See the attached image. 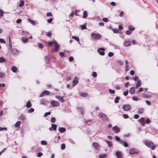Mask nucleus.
I'll list each match as a JSON object with an SVG mask.
<instances>
[{
  "label": "nucleus",
  "mask_w": 158,
  "mask_h": 158,
  "mask_svg": "<svg viewBox=\"0 0 158 158\" xmlns=\"http://www.w3.org/2000/svg\"><path fill=\"white\" fill-rule=\"evenodd\" d=\"M93 146H94V148L97 150H98L99 149L100 146L96 142H93Z\"/></svg>",
  "instance_id": "14"
},
{
  "label": "nucleus",
  "mask_w": 158,
  "mask_h": 158,
  "mask_svg": "<svg viewBox=\"0 0 158 158\" xmlns=\"http://www.w3.org/2000/svg\"><path fill=\"white\" fill-rule=\"evenodd\" d=\"M102 20L104 22H107L108 21V18H103L102 19Z\"/></svg>",
  "instance_id": "61"
},
{
  "label": "nucleus",
  "mask_w": 158,
  "mask_h": 158,
  "mask_svg": "<svg viewBox=\"0 0 158 158\" xmlns=\"http://www.w3.org/2000/svg\"><path fill=\"white\" fill-rule=\"evenodd\" d=\"M123 109L125 111H129L131 110V108L130 105L126 104L123 105Z\"/></svg>",
  "instance_id": "7"
},
{
  "label": "nucleus",
  "mask_w": 158,
  "mask_h": 158,
  "mask_svg": "<svg viewBox=\"0 0 158 158\" xmlns=\"http://www.w3.org/2000/svg\"><path fill=\"white\" fill-rule=\"evenodd\" d=\"M21 122L20 121L17 122L14 125L15 127H19L20 126Z\"/></svg>",
  "instance_id": "30"
},
{
  "label": "nucleus",
  "mask_w": 158,
  "mask_h": 158,
  "mask_svg": "<svg viewBox=\"0 0 158 158\" xmlns=\"http://www.w3.org/2000/svg\"><path fill=\"white\" fill-rule=\"evenodd\" d=\"M38 45L39 47L40 48H43L44 47V46L43 44L41 43H38Z\"/></svg>",
  "instance_id": "47"
},
{
  "label": "nucleus",
  "mask_w": 158,
  "mask_h": 158,
  "mask_svg": "<svg viewBox=\"0 0 158 158\" xmlns=\"http://www.w3.org/2000/svg\"><path fill=\"white\" fill-rule=\"evenodd\" d=\"M56 118L55 117H52L51 119V121L52 123H54L55 122Z\"/></svg>",
  "instance_id": "46"
},
{
  "label": "nucleus",
  "mask_w": 158,
  "mask_h": 158,
  "mask_svg": "<svg viewBox=\"0 0 158 158\" xmlns=\"http://www.w3.org/2000/svg\"><path fill=\"white\" fill-rule=\"evenodd\" d=\"M57 42L54 40L52 41H49L48 42V44L49 46H51L52 44L55 45L56 44Z\"/></svg>",
  "instance_id": "25"
},
{
  "label": "nucleus",
  "mask_w": 158,
  "mask_h": 158,
  "mask_svg": "<svg viewBox=\"0 0 158 158\" xmlns=\"http://www.w3.org/2000/svg\"><path fill=\"white\" fill-rule=\"evenodd\" d=\"M135 91V87H132L130 88L129 90V92L131 94H134Z\"/></svg>",
  "instance_id": "20"
},
{
  "label": "nucleus",
  "mask_w": 158,
  "mask_h": 158,
  "mask_svg": "<svg viewBox=\"0 0 158 158\" xmlns=\"http://www.w3.org/2000/svg\"><path fill=\"white\" fill-rule=\"evenodd\" d=\"M120 99V97L119 96H117L115 98L114 100V102L115 103H118L119 102V100Z\"/></svg>",
  "instance_id": "31"
},
{
  "label": "nucleus",
  "mask_w": 158,
  "mask_h": 158,
  "mask_svg": "<svg viewBox=\"0 0 158 158\" xmlns=\"http://www.w3.org/2000/svg\"><path fill=\"white\" fill-rule=\"evenodd\" d=\"M26 117L24 115L22 114L21 115L19 118V120L22 121H24Z\"/></svg>",
  "instance_id": "23"
},
{
  "label": "nucleus",
  "mask_w": 158,
  "mask_h": 158,
  "mask_svg": "<svg viewBox=\"0 0 158 158\" xmlns=\"http://www.w3.org/2000/svg\"><path fill=\"white\" fill-rule=\"evenodd\" d=\"M138 98L135 96H133L132 98V99L135 101H137L138 100Z\"/></svg>",
  "instance_id": "52"
},
{
  "label": "nucleus",
  "mask_w": 158,
  "mask_h": 158,
  "mask_svg": "<svg viewBox=\"0 0 158 158\" xmlns=\"http://www.w3.org/2000/svg\"><path fill=\"white\" fill-rule=\"evenodd\" d=\"M40 103L43 105L47 106L49 103L48 101L44 98H42L40 101Z\"/></svg>",
  "instance_id": "9"
},
{
  "label": "nucleus",
  "mask_w": 158,
  "mask_h": 158,
  "mask_svg": "<svg viewBox=\"0 0 158 158\" xmlns=\"http://www.w3.org/2000/svg\"><path fill=\"white\" fill-rule=\"evenodd\" d=\"M131 31L128 30L126 31V34L127 35H129L131 34Z\"/></svg>",
  "instance_id": "55"
},
{
  "label": "nucleus",
  "mask_w": 158,
  "mask_h": 158,
  "mask_svg": "<svg viewBox=\"0 0 158 158\" xmlns=\"http://www.w3.org/2000/svg\"><path fill=\"white\" fill-rule=\"evenodd\" d=\"M3 16V11L2 10H0V17H2Z\"/></svg>",
  "instance_id": "59"
},
{
  "label": "nucleus",
  "mask_w": 158,
  "mask_h": 158,
  "mask_svg": "<svg viewBox=\"0 0 158 158\" xmlns=\"http://www.w3.org/2000/svg\"><path fill=\"white\" fill-rule=\"evenodd\" d=\"M22 42L24 43L28 41V38H26L25 37H22Z\"/></svg>",
  "instance_id": "27"
},
{
  "label": "nucleus",
  "mask_w": 158,
  "mask_h": 158,
  "mask_svg": "<svg viewBox=\"0 0 158 158\" xmlns=\"http://www.w3.org/2000/svg\"><path fill=\"white\" fill-rule=\"evenodd\" d=\"M58 130L61 133H63L66 130V128L64 127H60L58 128Z\"/></svg>",
  "instance_id": "24"
},
{
  "label": "nucleus",
  "mask_w": 158,
  "mask_h": 158,
  "mask_svg": "<svg viewBox=\"0 0 158 158\" xmlns=\"http://www.w3.org/2000/svg\"><path fill=\"white\" fill-rule=\"evenodd\" d=\"M34 111V109L33 108H31L27 111V112L29 113L33 112Z\"/></svg>",
  "instance_id": "39"
},
{
  "label": "nucleus",
  "mask_w": 158,
  "mask_h": 158,
  "mask_svg": "<svg viewBox=\"0 0 158 158\" xmlns=\"http://www.w3.org/2000/svg\"><path fill=\"white\" fill-rule=\"evenodd\" d=\"M50 94V92L49 91L47 90H44L40 94V97H44L45 94L46 95H49Z\"/></svg>",
  "instance_id": "8"
},
{
  "label": "nucleus",
  "mask_w": 158,
  "mask_h": 158,
  "mask_svg": "<svg viewBox=\"0 0 158 158\" xmlns=\"http://www.w3.org/2000/svg\"><path fill=\"white\" fill-rule=\"evenodd\" d=\"M51 114V113L50 112H46L44 114V116L46 117L48 115H50Z\"/></svg>",
  "instance_id": "53"
},
{
  "label": "nucleus",
  "mask_w": 158,
  "mask_h": 158,
  "mask_svg": "<svg viewBox=\"0 0 158 158\" xmlns=\"http://www.w3.org/2000/svg\"><path fill=\"white\" fill-rule=\"evenodd\" d=\"M27 20L32 25H35V23L34 21L31 20L30 18H28Z\"/></svg>",
  "instance_id": "28"
},
{
  "label": "nucleus",
  "mask_w": 158,
  "mask_h": 158,
  "mask_svg": "<svg viewBox=\"0 0 158 158\" xmlns=\"http://www.w3.org/2000/svg\"><path fill=\"white\" fill-rule=\"evenodd\" d=\"M51 106L50 107H55L59 106L60 105V103L58 101L55 100H52L50 102Z\"/></svg>",
  "instance_id": "5"
},
{
  "label": "nucleus",
  "mask_w": 158,
  "mask_h": 158,
  "mask_svg": "<svg viewBox=\"0 0 158 158\" xmlns=\"http://www.w3.org/2000/svg\"><path fill=\"white\" fill-rule=\"evenodd\" d=\"M141 85V81L139 80H138L137 82V83L135 87V88L136 89H138L139 87Z\"/></svg>",
  "instance_id": "22"
},
{
  "label": "nucleus",
  "mask_w": 158,
  "mask_h": 158,
  "mask_svg": "<svg viewBox=\"0 0 158 158\" xmlns=\"http://www.w3.org/2000/svg\"><path fill=\"white\" fill-rule=\"evenodd\" d=\"M24 4V1L23 0H21L20 1V3L19 5V7H21L23 6Z\"/></svg>",
  "instance_id": "38"
},
{
  "label": "nucleus",
  "mask_w": 158,
  "mask_h": 158,
  "mask_svg": "<svg viewBox=\"0 0 158 158\" xmlns=\"http://www.w3.org/2000/svg\"><path fill=\"white\" fill-rule=\"evenodd\" d=\"M81 28L82 29H86V23L85 24H84L81 25Z\"/></svg>",
  "instance_id": "44"
},
{
  "label": "nucleus",
  "mask_w": 158,
  "mask_h": 158,
  "mask_svg": "<svg viewBox=\"0 0 158 158\" xmlns=\"http://www.w3.org/2000/svg\"><path fill=\"white\" fill-rule=\"evenodd\" d=\"M151 96V95L149 94H145L143 95V97L145 98H147L150 97Z\"/></svg>",
  "instance_id": "42"
},
{
  "label": "nucleus",
  "mask_w": 158,
  "mask_h": 158,
  "mask_svg": "<svg viewBox=\"0 0 158 158\" xmlns=\"http://www.w3.org/2000/svg\"><path fill=\"white\" fill-rule=\"evenodd\" d=\"M59 55H60V56L61 57H63V56H64V52H60L59 53Z\"/></svg>",
  "instance_id": "62"
},
{
  "label": "nucleus",
  "mask_w": 158,
  "mask_h": 158,
  "mask_svg": "<svg viewBox=\"0 0 158 158\" xmlns=\"http://www.w3.org/2000/svg\"><path fill=\"white\" fill-rule=\"evenodd\" d=\"M116 155L118 158H122V154L120 152L117 151Z\"/></svg>",
  "instance_id": "19"
},
{
  "label": "nucleus",
  "mask_w": 158,
  "mask_h": 158,
  "mask_svg": "<svg viewBox=\"0 0 158 158\" xmlns=\"http://www.w3.org/2000/svg\"><path fill=\"white\" fill-rule=\"evenodd\" d=\"M105 142L106 143H107L109 146L111 147L112 146V143L111 142L107 140Z\"/></svg>",
  "instance_id": "41"
},
{
  "label": "nucleus",
  "mask_w": 158,
  "mask_h": 158,
  "mask_svg": "<svg viewBox=\"0 0 158 158\" xmlns=\"http://www.w3.org/2000/svg\"><path fill=\"white\" fill-rule=\"evenodd\" d=\"M87 11L85 10L83 12V17L84 18H85L87 17Z\"/></svg>",
  "instance_id": "33"
},
{
  "label": "nucleus",
  "mask_w": 158,
  "mask_h": 158,
  "mask_svg": "<svg viewBox=\"0 0 158 158\" xmlns=\"http://www.w3.org/2000/svg\"><path fill=\"white\" fill-rule=\"evenodd\" d=\"M98 116L103 121H106L107 120L108 118L107 116L103 113H100L99 114Z\"/></svg>",
  "instance_id": "6"
},
{
  "label": "nucleus",
  "mask_w": 158,
  "mask_h": 158,
  "mask_svg": "<svg viewBox=\"0 0 158 158\" xmlns=\"http://www.w3.org/2000/svg\"><path fill=\"white\" fill-rule=\"evenodd\" d=\"M112 30L114 33H117L119 31V30L117 29H113Z\"/></svg>",
  "instance_id": "45"
},
{
  "label": "nucleus",
  "mask_w": 158,
  "mask_h": 158,
  "mask_svg": "<svg viewBox=\"0 0 158 158\" xmlns=\"http://www.w3.org/2000/svg\"><path fill=\"white\" fill-rule=\"evenodd\" d=\"M91 37L94 40H99L101 37V34L92 33L91 34Z\"/></svg>",
  "instance_id": "4"
},
{
  "label": "nucleus",
  "mask_w": 158,
  "mask_h": 158,
  "mask_svg": "<svg viewBox=\"0 0 158 158\" xmlns=\"http://www.w3.org/2000/svg\"><path fill=\"white\" fill-rule=\"evenodd\" d=\"M119 143L123 144L125 147H127L128 146V144L127 143L123 140H120Z\"/></svg>",
  "instance_id": "16"
},
{
  "label": "nucleus",
  "mask_w": 158,
  "mask_h": 158,
  "mask_svg": "<svg viewBox=\"0 0 158 158\" xmlns=\"http://www.w3.org/2000/svg\"><path fill=\"white\" fill-rule=\"evenodd\" d=\"M31 104L30 101H28L26 104V106L27 108H30L31 106Z\"/></svg>",
  "instance_id": "32"
},
{
  "label": "nucleus",
  "mask_w": 158,
  "mask_h": 158,
  "mask_svg": "<svg viewBox=\"0 0 158 158\" xmlns=\"http://www.w3.org/2000/svg\"><path fill=\"white\" fill-rule=\"evenodd\" d=\"M78 82V78L75 77L73 81V87L76 85Z\"/></svg>",
  "instance_id": "11"
},
{
  "label": "nucleus",
  "mask_w": 158,
  "mask_h": 158,
  "mask_svg": "<svg viewBox=\"0 0 158 158\" xmlns=\"http://www.w3.org/2000/svg\"><path fill=\"white\" fill-rule=\"evenodd\" d=\"M6 61V60L3 57H0V63H3Z\"/></svg>",
  "instance_id": "35"
},
{
  "label": "nucleus",
  "mask_w": 158,
  "mask_h": 158,
  "mask_svg": "<svg viewBox=\"0 0 158 158\" xmlns=\"http://www.w3.org/2000/svg\"><path fill=\"white\" fill-rule=\"evenodd\" d=\"M65 148V144H64V143H62L61 144V148L63 150V149H64Z\"/></svg>",
  "instance_id": "50"
},
{
  "label": "nucleus",
  "mask_w": 158,
  "mask_h": 158,
  "mask_svg": "<svg viewBox=\"0 0 158 158\" xmlns=\"http://www.w3.org/2000/svg\"><path fill=\"white\" fill-rule=\"evenodd\" d=\"M106 154H100L99 155V158H105L106 156Z\"/></svg>",
  "instance_id": "40"
},
{
  "label": "nucleus",
  "mask_w": 158,
  "mask_h": 158,
  "mask_svg": "<svg viewBox=\"0 0 158 158\" xmlns=\"http://www.w3.org/2000/svg\"><path fill=\"white\" fill-rule=\"evenodd\" d=\"M144 111V108L143 107H141L138 109L137 113L139 114H142L143 113Z\"/></svg>",
  "instance_id": "17"
},
{
  "label": "nucleus",
  "mask_w": 158,
  "mask_h": 158,
  "mask_svg": "<svg viewBox=\"0 0 158 158\" xmlns=\"http://www.w3.org/2000/svg\"><path fill=\"white\" fill-rule=\"evenodd\" d=\"M72 38L73 39H75L77 41H79V38H78V37H76L74 36H72Z\"/></svg>",
  "instance_id": "43"
},
{
  "label": "nucleus",
  "mask_w": 158,
  "mask_h": 158,
  "mask_svg": "<svg viewBox=\"0 0 158 158\" xmlns=\"http://www.w3.org/2000/svg\"><path fill=\"white\" fill-rule=\"evenodd\" d=\"M114 53L111 52H110L108 53V56L109 57H112L114 55Z\"/></svg>",
  "instance_id": "54"
},
{
  "label": "nucleus",
  "mask_w": 158,
  "mask_h": 158,
  "mask_svg": "<svg viewBox=\"0 0 158 158\" xmlns=\"http://www.w3.org/2000/svg\"><path fill=\"white\" fill-rule=\"evenodd\" d=\"M80 96L83 97H86L88 96V94L86 93H81L80 94Z\"/></svg>",
  "instance_id": "34"
},
{
  "label": "nucleus",
  "mask_w": 158,
  "mask_h": 158,
  "mask_svg": "<svg viewBox=\"0 0 158 158\" xmlns=\"http://www.w3.org/2000/svg\"><path fill=\"white\" fill-rule=\"evenodd\" d=\"M77 109L80 111L81 114L82 115H83L84 114V109L80 107H78L77 108Z\"/></svg>",
  "instance_id": "29"
},
{
  "label": "nucleus",
  "mask_w": 158,
  "mask_h": 158,
  "mask_svg": "<svg viewBox=\"0 0 158 158\" xmlns=\"http://www.w3.org/2000/svg\"><path fill=\"white\" fill-rule=\"evenodd\" d=\"M51 126L52 127H50L49 128L50 131H52V130L54 131L56 130L57 127L56 125L54 124H52Z\"/></svg>",
  "instance_id": "12"
},
{
  "label": "nucleus",
  "mask_w": 158,
  "mask_h": 158,
  "mask_svg": "<svg viewBox=\"0 0 158 158\" xmlns=\"http://www.w3.org/2000/svg\"><path fill=\"white\" fill-rule=\"evenodd\" d=\"M59 45L57 42L56 44H55V46H54V51L56 52H57L59 50Z\"/></svg>",
  "instance_id": "18"
},
{
  "label": "nucleus",
  "mask_w": 158,
  "mask_h": 158,
  "mask_svg": "<svg viewBox=\"0 0 158 158\" xmlns=\"http://www.w3.org/2000/svg\"><path fill=\"white\" fill-rule=\"evenodd\" d=\"M5 76L4 73L0 72V77L1 78H3Z\"/></svg>",
  "instance_id": "48"
},
{
  "label": "nucleus",
  "mask_w": 158,
  "mask_h": 158,
  "mask_svg": "<svg viewBox=\"0 0 158 158\" xmlns=\"http://www.w3.org/2000/svg\"><path fill=\"white\" fill-rule=\"evenodd\" d=\"M41 143L42 145H46L47 144V143L44 140H42L41 142Z\"/></svg>",
  "instance_id": "58"
},
{
  "label": "nucleus",
  "mask_w": 158,
  "mask_h": 158,
  "mask_svg": "<svg viewBox=\"0 0 158 158\" xmlns=\"http://www.w3.org/2000/svg\"><path fill=\"white\" fill-rule=\"evenodd\" d=\"M112 129L115 133H118L120 131V129L117 126L114 127Z\"/></svg>",
  "instance_id": "15"
},
{
  "label": "nucleus",
  "mask_w": 158,
  "mask_h": 158,
  "mask_svg": "<svg viewBox=\"0 0 158 158\" xmlns=\"http://www.w3.org/2000/svg\"><path fill=\"white\" fill-rule=\"evenodd\" d=\"M139 152H140L139 150L135 148H131L129 151V154L131 155L135 154H138L139 153Z\"/></svg>",
  "instance_id": "3"
},
{
  "label": "nucleus",
  "mask_w": 158,
  "mask_h": 158,
  "mask_svg": "<svg viewBox=\"0 0 158 158\" xmlns=\"http://www.w3.org/2000/svg\"><path fill=\"white\" fill-rule=\"evenodd\" d=\"M45 60L47 63H49L50 62V60L48 56H46L45 57Z\"/></svg>",
  "instance_id": "37"
},
{
  "label": "nucleus",
  "mask_w": 158,
  "mask_h": 158,
  "mask_svg": "<svg viewBox=\"0 0 158 158\" xmlns=\"http://www.w3.org/2000/svg\"><path fill=\"white\" fill-rule=\"evenodd\" d=\"M117 62L118 64L121 65H123V63L120 60L117 61Z\"/></svg>",
  "instance_id": "56"
},
{
  "label": "nucleus",
  "mask_w": 158,
  "mask_h": 158,
  "mask_svg": "<svg viewBox=\"0 0 158 158\" xmlns=\"http://www.w3.org/2000/svg\"><path fill=\"white\" fill-rule=\"evenodd\" d=\"M105 50V49L104 48H101L98 49V52L99 53L100 55L103 56L105 54V52H104Z\"/></svg>",
  "instance_id": "10"
},
{
  "label": "nucleus",
  "mask_w": 158,
  "mask_h": 158,
  "mask_svg": "<svg viewBox=\"0 0 158 158\" xmlns=\"http://www.w3.org/2000/svg\"><path fill=\"white\" fill-rule=\"evenodd\" d=\"M17 69L16 67L14 66L12 67L11 70L14 73H16L17 71Z\"/></svg>",
  "instance_id": "36"
},
{
  "label": "nucleus",
  "mask_w": 158,
  "mask_h": 158,
  "mask_svg": "<svg viewBox=\"0 0 158 158\" xmlns=\"http://www.w3.org/2000/svg\"><path fill=\"white\" fill-rule=\"evenodd\" d=\"M123 118H124L127 119L129 118V116L127 114H124L123 115Z\"/></svg>",
  "instance_id": "63"
},
{
  "label": "nucleus",
  "mask_w": 158,
  "mask_h": 158,
  "mask_svg": "<svg viewBox=\"0 0 158 158\" xmlns=\"http://www.w3.org/2000/svg\"><path fill=\"white\" fill-rule=\"evenodd\" d=\"M145 144L148 147L151 148L152 150H154L155 148V146L154 143L151 141H147L145 143Z\"/></svg>",
  "instance_id": "2"
},
{
  "label": "nucleus",
  "mask_w": 158,
  "mask_h": 158,
  "mask_svg": "<svg viewBox=\"0 0 158 158\" xmlns=\"http://www.w3.org/2000/svg\"><path fill=\"white\" fill-rule=\"evenodd\" d=\"M108 91L111 94H114L115 92V91L114 90H112L110 89H108Z\"/></svg>",
  "instance_id": "51"
},
{
  "label": "nucleus",
  "mask_w": 158,
  "mask_h": 158,
  "mask_svg": "<svg viewBox=\"0 0 158 158\" xmlns=\"http://www.w3.org/2000/svg\"><path fill=\"white\" fill-rule=\"evenodd\" d=\"M92 75L94 77H96L97 76V73L96 72H94L92 73Z\"/></svg>",
  "instance_id": "57"
},
{
  "label": "nucleus",
  "mask_w": 158,
  "mask_h": 158,
  "mask_svg": "<svg viewBox=\"0 0 158 158\" xmlns=\"http://www.w3.org/2000/svg\"><path fill=\"white\" fill-rule=\"evenodd\" d=\"M115 139L117 141H118L119 142H120V140H122L118 136H116L115 137Z\"/></svg>",
  "instance_id": "49"
},
{
  "label": "nucleus",
  "mask_w": 158,
  "mask_h": 158,
  "mask_svg": "<svg viewBox=\"0 0 158 158\" xmlns=\"http://www.w3.org/2000/svg\"><path fill=\"white\" fill-rule=\"evenodd\" d=\"M131 44V41H126L124 43V46L125 47H128L130 46Z\"/></svg>",
  "instance_id": "21"
},
{
  "label": "nucleus",
  "mask_w": 158,
  "mask_h": 158,
  "mask_svg": "<svg viewBox=\"0 0 158 158\" xmlns=\"http://www.w3.org/2000/svg\"><path fill=\"white\" fill-rule=\"evenodd\" d=\"M56 98L58 100L62 102H64L65 101V100L64 99L63 97L57 95L56 96Z\"/></svg>",
  "instance_id": "13"
},
{
  "label": "nucleus",
  "mask_w": 158,
  "mask_h": 158,
  "mask_svg": "<svg viewBox=\"0 0 158 158\" xmlns=\"http://www.w3.org/2000/svg\"><path fill=\"white\" fill-rule=\"evenodd\" d=\"M7 130V128L6 127H0V131H2L4 130H5L6 131V130Z\"/></svg>",
  "instance_id": "60"
},
{
  "label": "nucleus",
  "mask_w": 158,
  "mask_h": 158,
  "mask_svg": "<svg viewBox=\"0 0 158 158\" xmlns=\"http://www.w3.org/2000/svg\"><path fill=\"white\" fill-rule=\"evenodd\" d=\"M144 120L145 118L143 117L140 118L138 120V121L140 123V124L143 126H145V123L146 124H148L151 122L150 120L148 118H146L145 122H144Z\"/></svg>",
  "instance_id": "1"
},
{
  "label": "nucleus",
  "mask_w": 158,
  "mask_h": 158,
  "mask_svg": "<svg viewBox=\"0 0 158 158\" xmlns=\"http://www.w3.org/2000/svg\"><path fill=\"white\" fill-rule=\"evenodd\" d=\"M46 15L47 16H52V14L51 12H48L46 14Z\"/></svg>",
  "instance_id": "64"
},
{
  "label": "nucleus",
  "mask_w": 158,
  "mask_h": 158,
  "mask_svg": "<svg viewBox=\"0 0 158 158\" xmlns=\"http://www.w3.org/2000/svg\"><path fill=\"white\" fill-rule=\"evenodd\" d=\"M10 51L13 54L15 55L17 54L18 50L16 48H13Z\"/></svg>",
  "instance_id": "26"
}]
</instances>
